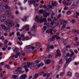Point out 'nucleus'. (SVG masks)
I'll list each match as a JSON object with an SVG mask.
<instances>
[{
  "mask_svg": "<svg viewBox=\"0 0 79 79\" xmlns=\"http://www.w3.org/2000/svg\"><path fill=\"white\" fill-rule=\"evenodd\" d=\"M4 31L6 32H9L10 31V27H6V28H5V29H4Z\"/></svg>",
  "mask_w": 79,
  "mask_h": 79,
  "instance_id": "obj_12",
  "label": "nucleus"
},
{
  "mask_svg": "<svg viewBox=\"0 0 79 79\" xmlns=\"http://www.w3.org/2000/svg\"><path fill=\"white\" fill-rule=\"evenodd\" d=\"M77 6V2H74L73 5H72V6Z\"/></svg>",
  "mask_w": 79,
  "mask_h": 79,
  "instance_id": "obj_20",
  "label": "nucleus"
},
{
  "mask_svg": "<svg viewBox=\"0 0 79 79\" xmlns=\"http://www.w3.org/2000/svg\"><path fill=\"white\" fill-rule=\"evenodd\" d=\"M36 48H37L38 47H39L40 46V43H36V44L35 45Z\"/></svg>",
  "mask_w": 79,
  "mask_h": 79,
  "instance_id": "obj_21",
  "label": "nucleus"
},
{
  "mask_svg": "<svg viewBox=\"0 0 79 79\" xmlns=\"http://www.w3.org/2000/svg\"><path fill=\"white\" fill-rule=\"evenodd\" d=\"M34 64H31L29 62L27 63L28 67L30 68V69H33V68L35 67V66H34Z\"/></svg>",
  "mask_w": 79,
  "mask_h": 79,
  "instance_id": "obj_3",
  "label": "nucleus"
},
{
  "mask_svg": "<svg viewBox=\"0 0 79 79\" xmlns=\"http://www.w3.org/2000/svg\"><path fill=\"white\" fill-rule=\"evenodd\" d=\"M54 15H55V13H52L51 15V18L53 19V16H54Z\"/></svg>",
  "mask_w": 79,
  "mask_h": 79,
  "instance_id": "obj_25",
  "label": "nucleus"
},
{
  "mask_svg": "<svg viewBox=\"0 0 79 79\" xmlns=\"http://www.w3.org/2000/svg\"><path fill=\"white\" fill-rule=\"evenodd\" d=\"M64 27H65V25L64 24L61 27L62 29H63Z\"/></svg>",
  "mask_w": 79,
  "mask_h": 79,
  "instance_id": "obj_52",
  "label": "nucleus"
},
{
  "mask_svg": "<svg viewBox=\"0 0 79 79\" xmlns=\"http://www.w3.org/2000/svg\"><path fill=\"white\" fill-rule=\"evenodd\" d=\"M1 40H5V38H4V36H3V35L1 37Z\"/></svg>",
  "mask_w": 79,
  "mask_h": 79,
  "instance_id": "obj_39",
  "label": "nucleus"
},
{
  "mask_svg": "<svg viewBox=\"0 0 79 79\" xmlns=\"http://www.w3.org/2000/svg\"><path fill=\"white\" fill-rule=\"evenodd\" d=\"M15 55H13L11 56L10 57L9 59L10 60H15Z\"/></svg>",
  "mask_w": 79,
  "mask_h": 79,
  "instance_id": "obj_16",
  "label": "nucleus"
},
{
  "mask_svg": "<svg viewBox=\"0 0 79 79\" xmlns=\"http://www.w3.org/2000/svg\"><path fill=\"white\" fill-rule=\"evenodd\" d=\"M4 62H2L0 63V66H3V65H4Z\"/></svg>",
  "mask_w": 79,
  "mask_h": 79,
  "instance_id": "obj_41",
  "label": "nucleus"
},
{
  "mask_svg": "<svg viewBox=\"0 0 79 79\" xmlns=\"http://www.w3.org/2000/svg\"><path fill=\"white\" fill-rule=\"evenodd\" d=\"M52 31H53V29H48L46 31V33H49V34H51L52 35H53V32H52Z\"/></svg>",
  "mask_w": 79,
  "mask_h": 79,
  "instance_id": "obj_7",
  "label": "nucleus"
},
{
  "mask_svg": "<svg viewBox=\"0 0 79 79\" xmlns=\"http://www.w3.org/2000/svg\"><path fill=\"white\" fill-rule=\"evenodd\" d=\"M56 37V39H57V40H59V39H60L61 38L60 37H59L58 36H57Z\"/></svg>",
  "mask_w": 79,
  "mask_h": 79,
  "instance_id": "obj_49",
  "label": "nucleus"
},
{
  "mask_svg": "<svg viewBox=\"0 0 79 79\" xmlns=\"http://www.w3.org/2000/svg\"><path fill=\"white\" fill-rule=\"evenodd\" d=\"M4 2H6V3H8V2H9V0H3Z\"/></svg>",
  "mask_w": 79,
  "mask_h": 79,
  "instance_id": "obj_51",
  "label": "nucleus"
},
{
  "mask_svg": "<svg viewBox=\"0 0 79 79\" xmlns=\"http://www.w3.org/2000/svg\"><path fill=\"white\" fill-rule=\"evenodd\" d=\"M41 66H44V64L43 63H41L40 64H39L38 67H40Z\"/></svg>",
  "mask_w": 79,
  "mask_h": 79,
  "instance_id": "obj_38",
  "label": "nucleus"
},
{
  "mask_svg": "<svg viewBox=\"0 0 79 79\" xmlns=\"http://www.w3.org/2000/svg\"><path fill=\"white\" fill-rule=\"evenodd\" d=\"M44 73H45V72L44 71H43V72H41L40 73V75L41 76H42V74H44Z\"/></svg>",
  "mask_w": 79,
  "mask_h": 79,
  "instance_id": "obj_56",
  "label": "nucleus"
},
{
  "mask_svg": "<svg viewBox=\"0 0 79 79\" xmlns=\"http://www.w3.org/2000/svg\"><path fill=\"white\" fill-rule=\"evenodd\" d=\"M75 76L77 77V78H79V73H75Z\"/></svg>",
  "mask_w": 79,
  "mask_h": 79,
  "instance_id": "obj_23",
  "label": "nucleus"
},
{
  "mask_svg": "<svg viewBox=\"0 0 79 79\" xmlns=\"http://www.w3.org/2000/svg\"><path fill=\"white\" fill-rule=\"evenodd\" d=\"M4 47L5 48H7V47H8V45H7V44H4Z\"/></svg>",
  "mask_w": 79,
  "mask_h": 79,
  "instance_id": "obj_42",
  "label": "nucleus"
},
{
  "mask_svg": "<svg viewBox=\"0 0 79 79\" xmlns=\"http://www.w3.org/2000/svg\"><path fill=\"white\" fill-rule=\"evenodd\" d=\"M59 21V22H60V25H63V23H64V25H66V21H64V20H60Z\"/></svg>",
  "mask_w": 79,
  "mask_h": 79,
  "instance_id": "obj_11",
  "label": "nucleus"
},
{
  "mask_svg": "<svg viewBox=\"0 0 79 79\" xmlns=\"http://www.w3.org/2000/svg\"><path fill=\"white\" fill-rule=\"evenodd\" d=\"M6 24L7 26L12 27L14 26V22L11 20H6Z\"/></svg>",
  "mask_w": 79,
  "mask_h": 79,
  "instance_id": "obj_1",
  "label": "nucleus"
},
{
  "mask_svg": "<svg viewBox=\"0 0 79 79\" xmlns=\"http://www.w3.org/2000/svg\"><path fill=\"white\" fill-rule=\"evenodd\" d=\"M5 7L6 9H8L10 8V7L7 6V5L5 6Z\"/></svg>",
  "mask_w": 79,
  "mask_h": 79,
  "instance_id": "obj_46",
  "label": "nucleus"
},
{
  "mask_svg": "<svg viewBox=\"0 0 79 79\" xmlns=\"http://www.w3.org/2000/svg\"><path fill=\"white\" fill-rule=\"evenodd\" d=\"M14 34H15V32H12V33L10 34V36H11V35H14Z\"/></svg>",
  "mask_w": 79,
  "mask_h": 79,
  "instance_id": "obj_48",
  "label": "nucleus"
},
{
  "mask_svg": "<svg viewBox=\"0 0 79 79\" xmlns=\"http://www.w3.org/2000/svg\"><path fill=\"white\" fill-rule=\"evenodd\" d=\"M71 22L73 23H76V20L74 19H73L72 20Z\"/></svg>",
  "mask_w": 79,
  "mask_h": 79,
  "instance_id": "obj_33",
  "label": "nucleus"
},
{
  "mask_svg": "<svg viewBox=\"0 0 79 79\" xmlns=\"http://www.w3.org/2000/svg\"><path fill=\"white\" fill-rule=\"evenodd\" d=\"M67 15H69L71 14V11H68L66 12Z\"/></svg>",
  "mask_w": 79,
  "mask_h": 79,
  "instance_id": "obj_26",
  "label": "nucleus"
},
{
  "mask_svg": "<svg viewBox=\"0 0 79 79\" xmlns=\"http://www.w3.org/2000/svg\"><path fill=\"white\" fill-rule=\"evenodd\" d=\"M52 61L50 60H47L45 61V64H49L50 63H51Z\"/></svg>",
  "mask_w": 79,
  "mask_h": 79,
  "instance_id": "obj_13",
  "label": "nucleus"
},
{
  "mask_svg": "<svg viewBox=\"0 0 79 79\" xmlns=\"http://www.w3.org/2000/svg\"><path fill=\"white\" fill-rule=\"evenodd\" d=\"M9 64L10 65H11V64H13V63L12 62H10L9 63Z\"/></svg>",
  "mask_w": 79,
  "mask_h": 79,
  "instance_id": "obj_63",
  "label": "nucleus"
},
{
  "mask_svg": "<svg viewBox=\"0 0 79 79\" xmlns=\"http://www.w3.org/2000/svg\"><path fill=\"white\" fill-rule=\"evenodd\" d=\"M74 55V54H73V53H72L71 54H70V57H73V55Z\"/></svg>",
  "mask_w": 79,
  "mask_h": 79,
  "instance_id": "obj_55",
  "label": "nucleus"
},
{
  "mask_svg": "<svg viewBox=\"0 0 79 79\" xmlns=\"http://www.w3.org/2000/svg\"><path fill=\"white\" fill-rule=\"evenodd\" d=\"M69 51L70 52V53H73V55L74 54V52H73V51H72V49H70L69 50Z\"/></svg>",
  "mask_w": 79,
  "mask_h": 79,
  "instance_id": "obj_34",
  "label": "nucleus"
},
{
  "mask_svg": "<svg viewBox=\"0 0 79 79\" xmlns=\"http://www.w3.org/2000/svg\"><path fill=\"white\" fill-rule=\"evenodd\" d=\"M74 52L76 53V54H77V53H78V52L77 51V50H75L74 51Z\"/></svg>",
  "mask_w": 79,
  "mask_h": 79,
  "instance_id": "obj_57",
  "label": "nucleus"
},
{
  "mask_svg": "<svg viewBox=\"0 0 79 79\" xmlns=\"http://www.w3.org/2000/svg\"><path fill=\"white\" fill-rule=\"evenodd\" d=\"M15 14L16 15H18L19 14V11H16L15 12Z\"/></svg>",
  "mask_w": 79,
  "mask_h": 79,
  "instance_id": "obj_62",
  "label": "nucleus"
},
{
  "mask_svg": "<svg viewBox=\"0 0 79 79\" xmlns=\"http://www.w3.org/2000/svg\"><path fill=\"white\" fill-rule=\"evenodd\" d=\"M17 36H18V37H19L20 36V33H19V32H17Z\"/></svg>",
  "mask_w": 79,
  "mask_h": 79,
  "instance_id": "obj_37",
  "label": "nucleus"
},
{
  "mask_svg": "<svg viewBox=\"0 0 79 79\" xmlns=\"http://www.w3.org/2000/svg\"><path fill=\"white\" fill-rule=\"evenodd\" d=\"M31 48H32V50H34L35 48L34 47L31 46Z\"/></svg>",
  "mask_w": 79,
  "mask_h": 79,
  "instance_id": "obj_64",
  "label": "nucleus"
},
{
  "mask_svg": "<svg viewBox=\"0 0 79 79\" xmlns=\"http://www.w3.org/2000/svg\"><path fill=\"white\" fill-rule=\"evenodd\" d=\"M29 26L28 25H26L25 27H22V29H20V31H22L24 29H26V31H29Z\"/></svg>",
  "mask_w": 79,
  "mask_h": 79,
  "instance_id": "obj_4",
  "label": "nucleus"
},
{
  "mask_svg": "<svg viewBox=\"0 0 79 79\" xmlns=\"http://www.w3.org/2000/svg\"><path fill=\"white\" fill-rule=\"evenodd\" d=\"M4 42L5 43V44H7L8 43V40H5V41H4Z\"/></svg>",
  "mask_w": 79,
  "mask_h": 79,
  "instance_id": "obj_53",
  "label": "nucleus"
},
{
  "mask_svg": "<svg viewBox=\"0 0 79 79\" xmlns=\"http://www.w3.org/2000/svg\"><path fill=\"white\" fill-rule=\"evenodd\" d=\"M50 15V14L48 13H46V14L45 15H44V17L45 18H47L48 16H49Z\"/></svg>",
  "mask_w": 79,
  "mask_h": 79,
  "instance_id": "obj_17",
  "label": "nucleus"
},
{
  "mask_svg": "<svg viewBox=\"0 0 79 79\" xmlns=\"http://www.w3.org/2000/svg\"><path fill=\"white\" fill-rule=\"evenodd\" d=\"M27 68H28V66H27H27L25 65L23 66V68H24V69H27Z\"/></svg>",
  "mask_w": 79,
  "mask_h": 79,
  "instance_id": "obj_40",
  "label": "nucleus"
},
{
  "mask_svg": "<svg viewBox=\"0 0 79 79\" xmlns=\"http://www.w3.org/2000/svg\"><path fill=\"white\" fill-rule=\"evenodd\" d=\"M68 60H69V63H70L72 60V59L71 58L68 59Z\"/></svg>",
  "mask_w": 79,
  "mask_h": 79,
  "instance_id": "obj_45",
  "label": "nucleus"
},
{
  "mask_svg": "<svg viewBox=\"0 0 79 79\" xmlns=\"http://www.w3.org/2000/svg\"><path fill=\"white\" fill-rule=\"evenodd\" d=\"M35 20H36V21H37V22L38 23H39V22H40L41 23H42V22H43V21H44V23H47V19H46V18L42 19L40 20L39 19V16H37L35 17Z\"/></svg>",
  "mask_w": 79,
  "mask_h": 79,
  "instance_id": "obj_2",
  "label": "nucleus"
},
{
  "mask_svg": "<svg viewBox=\"0 0 79 79\" xmlns=\"http://www.w3.org/2000/svg\"><path fill=\"white\" fill-rule=\"evenodd\" d=\"M56 35H53L52 38H51L48 40L50 42H53V41H54L55 40V38H56Z\"/></svg>",
  "mask_w": 79,
  "mask_h": 79,
  "instance_id": "obj_6",
  "label": "nucleus"
},
{
  "mask_svg": "<svg viewBox=\"0 0 79 79\" xmlns=\"http://www.w3.org/2000/svg\"><path fill=\"white\" fill-rule=\"evenodd\" d=\"M6 68H7L8 69H10V67L9 65H7L6 66Z\"/></svg>",
  "mask_w": 79,
  "mask_h": 79,
  "instance_id": "obj_47",
  "label": "nucleus"
},
{
  "mask_svg": "<svg viewBox=\"0 0 79 79\" xmlns=\"http://www.w3.org/2000/svg\"><path fill=\"white\" fill-rule=\"evenodd\" d=\"M18 39H19V41L21 40V37H18Z\"/></svg>",
  "mask_w": 79,
  "mask_h": 79,
  "instance_id": "obj_59",
  "label": "nucleus"
},
{
  "mask_svg": "<svg viewBox=\"0 0 79 79\" xmlns=\"http://www.w3.org/2000/svg\"><path fill=\"white\" fill-rule=\"evenodd\" d=\"M62 61H63V59H61L59 61V64H61L62 63Z\"/></svg>",
  "mask_w": 79,
  "mask_h": 79,
  "instance_id": "obj_43",
  "label": "nucleus"
},
{
  "mask_svg": "<svg viewBox=\"0 0 79 79\" xmlns=\"http://www.w3.org/2000/svg\"><path fill=\"white\" fill-rule=\"evenodd\" d=\"M21 54V53L20 52H17L16 53V54L18 56L20 55Z\"/></svg>",
  "mask_w": 79,
  "mask_h": 79,
  "instance_id": "obj_32",
  "label": "nucleus"
},
{
  "mask_svg": "<svg viewBox=\"0 0 79 79\" xmlns=\"http://www.w3.org/2000/svg\"><path fill=\"white\" fill-rule=\"evenodd\" d=\"M61 17V14H60L58 15L57 17V19H60V18Z\"/></svg>",
  "mask_w": 79,
  "mask_h": 79,
  "instance_id": "obj_27",
  "label": "nucleus"
},
{
  "mask_svg": "<svg viewBox=\"0 0 79 79\" xmlns=\"http://www.w3.org/2000/svg\"><path fill=\"white\" fill-rule=\"evenodd\" d=\"M43 12L44 10H41L39 11V13L40 14H42V13Z\"/></svg>",
  "mask_w": 79,
  "mask_h": 79,
  "instance_id": "obj_31",
  "label": "nucleus"
},
{
  "mask_svg": "<svg viewBox=\"0 0 79 79\" xmlns=\"http://www.w3.org/2000/svg\"><path fill=\"white\" fill-rule=\"evenodd\" d=\"M19 51V49L18 48H15V49L13 50V52L15 53H17Z\"/></svg>",
  "mask_w": 79,
  "mask_h": 79,
  "instance_id": "obj_14",
  "label": "nucleus"
},
{
  "mask_svg": "<svg viewBox=\"0 0 79 79\" xmlns=\"http://www.w3.org/2000/svg\"><path fill=\"white\" fill-rule=\"evenodd\" d=\"M27 77V75L25 74L21 75L19 79H25Z\"/></svg>",
  "mask_w": 79,
  "mask_h": 79,
  "instance_id": "obj_10",
  "label": "nucleus"
},
{
  "mask_svg": "<svg viewBox=\"0 0 79 79\" xmlns=\"http://www.w3.org/2000/svg\"><path fill=\"white\" fill-rule=\"evenodd\" d=\"M37 27V25H34L33 27V29H35V28H36Z\"/></svg>",
  "mask_w": 79,
  "mask_h": 79,
  "instance_id": "obj_58",
  "label": "nucleus"
},
{
  "mask_svg": "<svg viewBox=\"0 0 79 79\" xmlns=\"http://www.w3.org/2000/svg\"><path fill=\"white\" fill-rule=\"evenodd\" d=\"M47 29V27H44L42 29V30L44 31H45Z\"/></svg>",
  "mask_w": 79,
  "mask_h": 79,
  "instance_id": "obj_28",
  "label": "nucleus"
},
{
  "mask_svg": "<svg viewBox=\"0 0 79 79\" xmlns=\"http://www.w3.org/2000/svg\"><path fill=\"white\" fill-rule=\"evenodd\" d=\"M6 14L7 17H10L11 16V11L10 10H7L6 12Z\"/></svg>",
  "mask_w": 79,
  "mask_h": 79,
  "instance_id": "obj_8",
  "label": "nucleus"
},
{
  "mask_svg": "<svg viewBox=\"0 0 79 79\" xmlns=\"http://www.w3.org/2000/svg\"><path fill=\"white\" fill-rule=\"evenodd\" d=\"M58 3L56 1H55L54 2H52V7H54V6H56L58 5Z\"/></svg>",
  "mask_w": 79,
  "mask_h": 79,
  "instance_id": "obj_9",
  "label": "nucleus"
},
{
  "mask_svg": "<svg viewBox=\"0 0 79 79\" xmlns=\"http://www.w3.org/2000/svg\"><path fill=\"white\" fill-rule=\"evenodd\" d=\"M62 42L63 43H64V44H66V41L65 40H62Z\"/></svg>",
  "mask_w": 79,
  "mask_h": 79,
  "instance_id": "obj_50",
  "label": "nucleus"
},
{
  "mask_svg": "<svg viewBox=\"0 0 79 79\" xmlns=\"http://www.w3.org/2000/svg\"><path fill=\"white\" fill-rule=\"evenodd\" d=\"M55 56L56 57H58V56H61V53H60V50L58 49L57 50V53L55 55Z\"/></svg>",
  "mask_w": 79,
  "mask_h": 79,
  "instance_id": "obj_5",
  "label": "nucleus"
},
{
  "mask_svg": "<svg viewBox=\"0 0 79 79\" xmlns=\"http://www.w3.org/2000/svg\"><path fill=\"white\" fill-rule=\"evenodd\" d=\"M18 77V76L13 75V77L14 79H17V77Z\"/></svg>",
  "mask_w": 79,
  "mask_h": 79,
  "instance_id": "obj_36",
  "label": "nucleus"
},
{
  "mask_svg": "<svg viewBox=\"0 0 79 79\" xmlns=\"http://www.w3.org/2000/svg\"><path fill=\"white\" fill-rule=\"evenodd\" d=\"M6 19H1V23H5V21H6Z\"/></svg>",
  "mask_w": 79,
  "mask_h": 79,
  "instance_id": "obj_22",
  "label": "nucleus"
},
{
  "mask_svg": "<svg viewBox=\"0 0 79 79\" xmlns=\"http://www.w3.org/2000/svg\"><path fill=\"white\" fill-rule=\"evenodd\" d=\"M1 19H6V16L5 15H1Z\"/></svg>",
  "mask_w": 79,
  "mask_h": 79,
  "instance_id": "obj_18",
  "label": "nucleus"
},
{
  "mask_svg": "<svg viewBox=\"0 0 79 79\" xmlns=\"http://www.w3.org/2000/svg\"><path fill=\"white\" fill-rule=\"evenodd\" d=\"M31 46H30V45H28L26 46V48L27 50H29V49H30V48H31Z\"/></svg>",
  "mask_w": 79,
  "mask_h": 79,
  "instance_id": "obj_29",
  "label": "nucleus"
},
{
  "mask_svg": "<svg viewBox=\"0 0 79 79\" xmlns=\"http://www.w3.org/2000/svg\"><path fill=\"white\" fill-rule=\"evenodd\" d=\"M66 61H67L66 63V64H67L68 65L69 63V60H68V59H66Z\"/></svg>",
  "mask_w": 79,
  "mask_h": 79,
  "instance_id": "obj_30",
  "label": "nucleus"
},
{
  "mask_svg": "<svg viewBox=\"0 0 79 79\" xmlns=\"http://www.w3.org/2000/svg\"><path fill=\"white\" fill-rule=\"evenodd\" d=\"M24 39H25L26 40H28V39H29V38H28V36L24 37V38H23V40H24Z\"/></svg>",
  "mask_w": 79,
  "mask_h": 79,
  "instance_id": "obj_35",
  "label": "nucleus"
},
{
  "mask_svg": "<svg viewBox=\"0 0 79 79\" xmlns=\"http://www.w3.org/2000/svg\"><path fill=\"white\" fill-rule=\"evenodd\" d=\"M53 19L54 20V21H58L57 19L55 17H54V18Z\"/></svg>",
  "mask_w": 79,
  "mask_h": 79,
  "instance_id": "obj_44",
  "label": "nucleus"
},
{
  "mask_svg": "<svg viewBox=\"0 0 79 79\" xmlns=\"http://www.w3.org/2000/svg\"><path fill=\"white\" fill-rule=\"evenodd\" d=\"M67 75L69 76H72V73L71 72H69L67 73Z\"/></svg>",
  "mask_w": 79,
  "mask_h": 79,
  "instance_id": "obj_24",
  "label": "nucleus"
},
{
  "mask_svg": "<svg viewBox=\"0 0 79 79\" xmlns=\"http://www.w3.org/2000/svg\"><path fill=\"white\" fill-rule=\"evenodd\" d=\"M25 71L26 73H27L29 71V69H25Z\"/></svg>",
  "mask_w": 79,
  "mask_h": 79,
  "instance_id": "obj_60",
  "label": "nucleus"
},
{
  "mask_svg": "<svg viewBox=\"0 0 79 79\" xmlns=\"http://www.w3.org/2000/svg\"><path fill=\"white\" fill-rule=\"evenodd\" d=\"M64 74V73L63 72H61L60 73V76H63V74Z\"/></svg>",
  "mask_w": 79,
  "mask_h": 79,
  "instance_id": "obj_54",
  "label": "nucleus"
},
{
  "mask_svg": "<svg viewBox=\"0 0 79 79\" xmlns=\"http://www.w3.org/2000/svg\"><path fill=\"white\" fill-rule=\"evenodd\" d=\"M76 45H79V42H77L75 43Z\"/></svg>",
  "mask_w": 79,
  "mask_h": 79,
  "instance_id": "obj_61",
  "label": "nucleus"
},
{
  "mask_svg": "<svg viewBox=\"0 0 79 79\" xmlns=\"http://www.w3.org/2000/svg\"><path fill=\"white\" fill-rule=\"evenodd\" d=\"M1 27L3 29V30H4L6 27L5 26V25H2L1 26Z\"/></svg>",
  "mask_w": 79,
  "mask_h": 79,
  "instance_id": "obj_19",
  "label": "nucleus"
},
{
  "mask_svg": "<svg viewBox=\"0 0 79 79\" xmlns=\"http://www.w3.org/2000/svg\"><path fill=\"white\" fill-rule=\"evenodd\" d=\"M52 31H53L54 33H55L56 32V31H57V28H56V27H53L52 28Z\"/></svg>",
  "mask_w": 79,
  "mask_h": 79,
  "instance_id": "obj_15",
  "label": "nucleus"
}]
</instances>
